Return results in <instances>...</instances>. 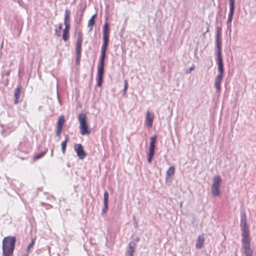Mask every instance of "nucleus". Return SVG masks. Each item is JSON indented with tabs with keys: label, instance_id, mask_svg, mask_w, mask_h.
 I'll use <instances>...</instances> for the list:
<instances>
[{
	"label": "nucleus",
	"instance_id": "nucleus-1",
	"mask_svg": "<svg viewBox=\"0 0 256 256\" xmlns=\"http://www.w3.org/2000/svg\"><path fill=\"white\" fill-rule=\"evenodd\" d=\"M108 24L106 23L104 28V43L102 48L101 56L100 58V65L98 70V82H97V86H100L102 84L103 79V74L104 72V62L106 57V48L108 42Z\"/></svg>",
	"mask_w": 256,
	"mask_h": 256
},
{
	"label": "nucleus",
	"instance_id": "nucleus-2",
	"mask_svg": "<svg viewBox=\"0 0 256 256\" xmlns=\"http://www.w3.org/2000/svg\"><path fill=\"white\" fill-rule=\"evenodd\" d=\"M16 238L13 236L4 237L2 242V256H12L15 248Z\"/></svg>",
	"mask_w": 256,
	"mask_h": 256
},
{
	"label": "nucleus",
	"instance_id": "nucleus-3",
	"mask_svg": "<svg viewBox=\"0 0 256 256\" xmlns=\"http://www.w3.org/2000/svg\"><path fill=\"white\" fill-rule=\"evenodd\" d=\"M87 116L85 114L81 113L78 116L80 122V132L82 135H87L90 133L86 122Z\"/></svg>",
	"mask_w": 256,
	"mask_h": 256
},
{
	"label": "nucleus",
	"instance_id": "nucleus-4",
	"mask_svg": "<svg viewBox=\"0 0 256 256\" xmlns=\"http://www.w3.org/2000/svg\"><path fill=\"white\" fill-rule=\"evenodd\" d=\"M70 12L68 9L65 10L64 24L65 28L63 30L62 39L64 41H66L69 38V30L70 29Z\"/></svg>",
	"mask_w": 256,
	"mask_h": 256
},
{
	"label": "nucleus",
	"instance_id": "nucleus-5",
	"mask_svg": "<svg viewBox=\"0 0 256 256\" xmlns=\"http://www.w3.org/2000/svg\"><path fill=\"white\" fill-rule=\"evenodd\" d=\"M82 41L83 38L82 32L81 31H79L78 33V37L76 46V63L77 65H79L80 62Z\"/></svg>",
	"mask_w": 256,
	"mask_h": 256
},
{
	"label": "nucleus",
	"instance_id": "nucleus-6",
	"mask_svg": "<svg viewBox=\"0 0 256 256\" xmlns=\"http://www.w3.org/2000/svg\"><path fill=\"white\" fill-rule=\"evenodd\" d=\"M222 178L220 176H214L212 186V193L214 196H218L220 194V186Z\"/></svg>",
	"mask_w": 256,
	"mask_h": 256
},
{
	"label": "nucleus",
	"instance_id": "nucleus-7",
	"mask_svg": "<svg viewBox=\"0 0 256 256\" xmlns=\"http://www.w3.org/2000/svg\"><path fill=\"white\" fill-rule=\"evenodd\" d=\"M74 150L76 151L78 158L80 160L84 159L86 154L84 150V148L82 144H76L74 145Z\"/></svg>",
	"mask_w": 256,
	"mask_h": 256
},
{
	"label": "nucleus",
	"instance_id": "nucleus-8",
	"mask_svg": "<svg viewBox=\"0 0 256 256\" xmlns=\"http://www.w3.org/2000/svg\"><path fill=\"white\" fill-rule=\"evenodd\" d=\"M218 54V75L223 76L224 74V64L222 62V51L221 50H217Z\"/></svg>",
	"mask_w": 256,
	"mask_h": 256
},
{
	"label": "nucleus",
	"instance_id": "nucleus-9",
	"mask_svg": "<svg viewBox=\"0 0 256 256\" xmlns=\"http://www.w3.org/2000/svg\"><path fill=\"white\" fill-rule=\"evenodd\" d=\"M154 116V114L153 112H151L149 110L146 111L144 124L148 128H151L152 126Z\"/></svg>",
	"mask_w": 256,
	"mask_h": 256
},
{
	"label": "nucleus",
	"instance_id": "nucleus-10",
	"mask_svg": "<svg viewBox=\"0 0 256 256\" xmlns=\"http://www.w3.org/2000/svg\"><path fill=\"white\" fill-rule=\"evenodd\" d=\"M234 4H230V12L228 14V19L227 20V26L228 27L230 28L231 23L232 20L233 15L234 11Z\"/></svg>",
	"mask_w": 256,
	"mask_h": 256
},
{
	"label": "nucleus",
	"instance_id": "nucleus-11",
	"mask_svg": "<svg viewBox=\"0 0 256 256\" xmlns=\"http://www.w3.org/2000/svg\"><path fill=\"white\" fill-rule=\"evenodd\" d=\"M222 30L220 28H217L216 36V44L217 50H221L222 48Z\"/></svg>",
	"mask_w": 256,
	"mask_h": 256
},
{
	"label": "nucleus",
	"instance_id": "nucleus-12",
	"mask_svg": "<svg viewBox=\"0 0 256 256\" xmlns=\"http://www.w3.org/2000/svg\"><path fill=\"white\" fill-rule=\"evenodd\" d=\"M22 89V86L20 85L18 86L15 88L14 90V104H18L20 102V96L21 94V92Z\"/></svg>",
	"mask_w": 256,
	"mask_h": 256
},
{
	"label": "nucleus",
	"instance_id": "nucleus-13",
	"mask_svg": "<svg viewBox=\"0 0 256 256\" xmlns=\"http://www.w3.org/2000/svg\"><path fill=\"white\" fill-rule=\"evenodd\" d=\"M135 246L134 242H132L129 243L126 250L127 256H133L135 252Z\"/></svg>",
	"mask_w": 256,
	"mask_h": 256
},
{
	"label": "nucleus",
	"instance_id": "nucleus-14",
	"mask_svg": "<svg viewBox=\"0 0 256 256\" xmlns=\"http://www.w3.org/2000/svg\"><path fill=\"white\" fill-rule=\"evenodd\" d=\"M223 76L218 75L216 76L215 79L214 86L216 88V92H220V83L222 78Z\"/></svg>",
	"mask_w": 256,
	"mask_h": 256
},
{
	"label": "nucleus",
	"instance_id": "nucleus-15",
	"mask_svg": "<svg viewBox=\"0 0 256 256\" xmlns=\"http://www.w3.org/2000/svg\"><path fill=\"white\" fill-rule=\"evenodd\" d=\"M96 13L94 14L90 18V19L88 22V32H90L92 30L93 26L96 23Z\"/></svg>",
	"mask_w": 256,
	"mask_h": 256
},
{
	"label": "nucleus",
	"instance_id": "nucleus-16",
	"mask_svg": "<svg viewBox=\"0 0 256 256\" xmlns=\"http://www.w3.org/2000/svg\"><path fill=\"white\" fill-rule=\"evenodd\" d=\"M241 222H240V226L242 228H248L246 224V215L245 211L242 210L241 212Z\"/></svg>",
	"mask_w": 256,
	"mask_h": 256
},
{
	"label": "nucleus",
	"instance_id": "nucleus-17",
	"mask_svg": "<svg viewBox=\"0 0 256 256\" xmlns=\"http://www.w3.org/2000/svg\"><path fill=\"white\" fill-rule=\"evenodd\" d=\"M242 248L244 249L250 248V237H242Z\"/></svg>",
	"mask_w": 256,
	"mask_h": 256
},
{
	"label": "nucleus",
	"instance_id": "nucleus-18",
	"mask_svg": "<svg viewBox=\"0 0 256 256\" xmlns=\"http://www.w3.org/2000/svg\"><path fill=\"white\" fill-rule=\"evenodd\" d=\"M108 192L106 191L104 193V207L102 209V213L104 214L108 209Z\"/></svg>",
	"mask_w": 256,
	"mask_h": 256
},
{
	"label": "nucleus",
	"instance_id": "nucleus-19",
	"mask_svg": "<svg viewBox=\"0 0 256 256\" xmlns=\"http://www.w3.org/2000/svg\"><path fill=\"white\" fill-rule=\"evenodd\" d=\"M204 242V238L203 236H200L198 237L196 244V248H201L202 247L203 244Z\"/></svg>",
	"mask_w": 256,
	"mask_h": 256
},
{
	"label": "nucleus",
	"instance_id": "nucleus-20",
	"mask_svg": "<svg viewBox=\"0 0 256 256\" xmlns=\"http://www.w3.org/2000/svg\"><path fill=\"white\" fill-rule=\"evenodd\" d=\"M64 122H65L64 116H60L59 118H58V122H57V126H56V127L62 128H63V126L64 125Z\"/></svg>",
	"mask_w": 256,
	"mask_h": 256
},
{
	"label": "nucleus",
	"instance_id": "nucleus-21",
	"mask_svg": "<svg viewBox=\"0 0 256 256\" xmlns=\"http://www.w3.org/2000/svg\"><path fill=\"white\" fill-rule=\"evenodd\" d=\"M65 140L62 143V150L63 154H65L67 142L68 140V136H65Z\"/></svg>",
	"mask_w": 256,
	"mask_h": 256
},
{
	"label": "nucleus",
	"instance_id": "nucleus-22",
	"mask_svg": "<svg viewBox=\"0 0 256 256\" xmlns=\"http://www.w3.org/2000/svg\"><path fill=\"white\" fill-rule=\"evenodd\" d=\"M174 173V168L172 166L170 167L168 169L166 172V178L168 179L170 176L173 175Z\"/></svg>",
	"mask_w": 256,
	"mask_h": 256
},
{
	"label": "nucleus",
	"instance_id": "nucleus-23",
	"mask_svg": "<svg viewBox=\"0 0 256 256\" xmlns=\"http://www.w3.org/2000/svg\"><path fill=\"white\" fill-rule=\"evenodd\" d=\"M156 136L154 135L150 138L149 149H155V143L156 142Z\"/></svg>",
	"mask_w": 256,
	"mask_h": 256
},
{
	"label": "nucleus",
	"instance_id": "nucleus-24",
	"mask_svg": "<svg viewBox=\"0 0 256 256\" xmlns=\"http://www.w3.org/2000/svg\"><path fill=\"white\" fill-rule=\"evenodd\" d=\"M242 237H248L249 236V231H248V228H242Z\"/></svg>",
	"mask_w": 256,
	"mask_h": 256
},
{
	"label": "nucleus",
	"instance_id": "nucleus-25",
	"mask_svg": "<svg viewBox=\"0 0 256 256\" xmlns=\"http://www.w3.org/2000/svg\"><path fill=\"white\" fill-rule=\"evenodd\" d=\"M46 154V152L44 151V152H40L39 154H36L34 156V160H38L42 158Z\"/></svg>",
	"mask_w": 256,
	"mask_h": 256
},
{
	"label": "nucleus",
	"instance_id": "nucleus-26",
	"mask_svg": "<svg viewBox=\"0 0 256 256\" xmlns=\"http://www.w3.org/2000/svg\"><path fill=\"white\" fill-rule=\"evenodd\" d=\"M62 29V24H58V28H56L55 30V34L58 36H60V30Z\"/></svg>",
	"mask_w": 256,
	"mask_h": 256
},
{
	"label": "nucleus",
	"instance_id": "nucleus-27",
	"mask_svg": "<svg viewBox=\"0 0 256 256\" xmlns=\"http://www.w3.org/2000/svg\"><path fill=\"white\" fill-rule=\"evenodd\" d=\"M244 252L246 256H253L252 250L250 248L248 249H244Z\"/></svg>",
	"mask_w": 256,
	"mask_h": 256
},
{
	"label": "nucleus",
	"instance_id": "nucleus-28",
	"mask_svg": "<svg viewBox=\"0 0 256 256\" xmlns=\"http://www.w3.org/2000/svg\"><path fill=\"white\" fill-rule=\"evenodd\" d=\"M82 16V14L80 12V16H77L76 18H75L74 22L77 24H80L81 22V19Z\"/></svg>",
	"mask_w": 256,
	"mask_h": 256
},
{
	"label": "nucleus",
	"instance_id": "nucleus-29",
	"mask_svg": "<svg viewBox=\"0 0 256 256\" xmlns=\"http://www.w3.org/2000/svg\"><path fill=\"white\" fill-rule=\"evenodd\" d=\"M35 242V240L34 238L32 239L31 242L28 245L27 248H26V252H30V249L33 246Z\"/></svg>",
	"mask_w": 256,
	"mask_h": 256
},
{
	"label": "nucleus",
	"instance_id": "nucleus-30",
	"mask_svg": "<svg viewBox=\"0 0 256 256\" xmlns=\"http://www.w3.org/2000/svg\"><path fill=\"white\" fill-rule=\"evenodd\" d=\"M124 94H125L126 93V92L128 88V81L127 80H125L124 81Z\"/></svg>",
	"mask_w": 256,
	"mask_h": 256
},
{
	"label": "nucleus",
	"instance_id": "nucleus-31",
	"mask_svg": "<svg viewBox=\"0 0 256 256\" xmlns=\"http://www.w3.org/2000/svg\"><path fill=\"white\" fill-rule=\"evenodd\" d=\"M62 128H59L56 127V136H60L62 131Z\"/></svg>",
	"mask_w": 256,
	"mask_h": 256
},
{
	"label": "nucleus",
	"instance_id": "nucleus-32",
	"mask_svg": "<svg viewBox=\"0 0 256 256\" xmlns=\"http://www.w3.org/2000/svg\"><path fill=\"white\" fill-rule=\"evenodd\" d=\"M154 154V149H149V152L148 156L153 157Z\"/></svg>",
	"mask_w": 256,
	"mask_h": 256
},
{
	"label": "nucleus",
	"instance_id": "nucleus-33",
	"mask_svg": "<svg viewBox=\"0 0 256 256\" xmlns=\"http://www.w3.org/2000/svg\"><path fill=\"white\" fill-rule=\"evenodd\" d=\"M194 66H191L189 70H187L186 71V73L187 74H190L191 72H192V70H194Z\"/></svg>",
	"mask_w": 256,
	"mask_h": 256
},
{
	"label": "nucleus",
	"instance_id": "nucleus-34",
	"mask_svg": "<svg viewBox=\"0 0 256 256\" xmlns=\"http://www.w3.org/2000/svg\"><path fill=\"white\" fill-rule=\"evenodd\" d=\"M152 158V157L148 156V163H150V164L151 163Z\"/></svg>",
	"mask_w": 256,
	"mask_h": 256
},
{
	"label": "nucleus",
	"instance_id": "nucleus-35",
	"mask_svg": "<svg viewBox=\"0 0 256 256\" xmlns=\"http://www.w3.org/2000/svg\"><path fill=\"white\" fill-rule=\"evenodd\" d=\"M230 4H234V0H228Z\"/></svg>",
	"mask_w": 256,
	"mask_h": 256
},
{
	"label": "nucleus",
	"instance_id": "nucleus-36",
	"mask_svg": "<svg viewBox=\"0 0 256 256\" xmlns=\"http://www.w3.org/2000/svg\"><path fill=\"white\" fill-rule=\"evenodd\" d=\"M29 252H26V254H24V256H28Z\"/></svg>",
	"mask_w": 256,
	"mask_h": 256
},
{
	"label": "nucleus",
	"instance_id": "nucleus-37",
	"mask_svg": "<svg viewBox=\"0 0 256 256\" xmlns=\"http://www.w3.org/2000/svg\"><path fill=\"white\" fill-rule=\"evenodd\" d=\"M53 155V150H51V156H52Z\"/></svg>",
	"mask_w": 256,
	"mask_h": 256
},
{
	"label": "nucleus",
	"instance_id": "nucleus-38",
	"mask_svg": "<svg viewBox=\"0 0 256 256\" xmlns=\"http://www.w3.org/2000/svg\"><path fill=\"white\" fill-rule=\"evenodd\" d=\"M138 240H139L138 238H136V241H138Z\"/></svg>",
	"mask_w": 256,
	"mask_h": 256
}]
</instances>
